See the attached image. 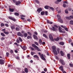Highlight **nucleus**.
<instances>
[{"instance_id":"1","label":"nucleus","mask_w":73,"mask_h":73,"mask_svg":"<svg viewBox=\"0 0 73 73\" xmlns=\"http://www.w3.org/2000/svg\"><path fill=\"white\" fill-rule=\"evenodd\" d=\"M52 51L54 52V54H56V55H57L58 53H57V52L56 50V47L55 46H52Z\"/></svg>"},{"instance_id":"2","label":"nucleus","mask_w":73,"mask_h":73,"mask_svg":"<svg viewBox=\"0 0 73 73\" xmlns=\"http://www.w3.org/2000/svg\"><path fill=\"white\" fill-rule=\"evenodd\" d=\"M57 17L58 19V21H59V22L61 23H63V21L62 19H61V17H60V15H57Z\"/></svg>"},{"instance_id":"3","label":"nucleus","mask_w":73,"mask_h":73,"mask_svg":"<svg viewBox=\"0 0 73 73\" xmlns=\"http://www.w3.org/2000/svg\"><path fill=\"white\" fill-rule=\"evenodd\" d=\"M32 46L34 47L35 49H36L38 51H41V50H40V49H39L38 47H37L36 45L35 44H33L32 45Z\"/></svg>"},{"instance_id":"4","label":"nucleus","mask_w":73,"mask_h":73,"mask_svg":"<svg viewBox=\"0 0 73 73\" xmlns=\"http://www.w3.org/2000/svg\"><path fill=\"white\" fill-rule=\"evenodd\" d=\"M38 54L39 56H40V57L43 60H46V59H45V58L44 57V55H43V54H41V53L40 52L38 53Z\"/></svg>"},{"instance_id":"5","label":"nucleus","mask_w":73,"mask_h":73,"mask_svg":"<svg viewBox=\"0 0 73 73\" xmlns=\"http://www.w3.org/2000/svg\"><path fill=\"white\" fill-rule=\"evenodd\" d=\"M52 28H50V30H52V31H57V29L54 27L52 26Z\"/></svg>"},{"instance_id":"6","label":"nucleus","mask_w":73,"mask_h":73,"mask_svg":"<svg viewBox=\"0 0 73 73\" xmlns=\"http://www.w3.org/2000/svg\"><path fill=\"white\" fill-rule=\"evenodd\" d=\"M72 12H73V10H72ZM73 14V13H72ZM66 19L68 20H71V19H73V16H70L69 17H66Z\"/></svg>"},{"instance_id":"7","label":"nucleus","mask_w":73,"mask_h":73,"mask_svg":"<svg viewBox=\"0 0 73 73\" xmlns=\"http://www.w3.org/2000/svg\"><path fill=\"white\" fill-rule=\"evenodd\" d=\"M20 47L23 50H25L27 49V47L25 46H23V47L21 46H20Z\"/></svg>"},{"instance_id":"8","label":"nucleus","mask_w":73,"mask_h":73,"mask_svg":"<svg viewBox=\"0 0 73 73\" xmlns=\"http://www.w3.org/2000/svg\"><path fill=\"white\" fill-rule=\"evenodd\" d=\"M8 18L9 19H10L14 21H16V19H15V18L12 17H9Z\"/></svg>"},{"instance_id":"9","label":"nucleus","mask_w":73,"mask_h":73,"mask_svg":"<svg viewBox=\"0 0 73 73\" xmlns=\"http://www.w3.org/2000/svg\"><path fill=\"white\" fill-rule=\"evenodd\" d=\"M60 61L62 65H65V62H64V60L60 59Z\"/></svg>"},{"instance_id":"10","label":"nucleus","mask_w":73,"mask_h":73,"mask_svg":"<svg viewBox=\"0 0 73 73\" xmlns=\"http://www.w3.org/2000/svg\"><path fill=\"white\" fill-rule=\"evenodd\" d=\"M0 64L2 65L4 64V60L3 59H0Z\"/></svg>"},{"instance_id":"11","label":"nucleus","mask_w":73,"mask_h":73,"mask_svg":"<svg viewBox=\"0 0 73 73\" xmlns=\"http://www.w3.org/2000/svg\"><path fill=\"white\" fill-rule=\"evenodd\" d=\"M49 38H50V39L51 40V41H54L53 38V36H52V35H49Z\"/></svg>"},{"instance_id":"12","label":"nucleus","mask_w":73,"mask_h":73,"mask_svg":"<svg viewBox=\"0 0 73 73\" xmlns=\"http://www.w3.org/2000/svg\"><path fill=\"white\" fill-rule=\"evenodd\" d=\"M17 35L19 36H21V37H24V35L22 34L20 32H19L18 33Z\"/></svg>"},{"instance_id":"13","label":"nucleus","mask_w":73,"mask_h":73,"mask_svg":"<svg viewBox=\"0 0 73 73\" xmlns=\"http://www.w3.org/2000/svg\"><path fill=\"white\" fill-rule=\"evenodd\" d=\"M42 9L41 8H40L38 9H37V11L39 13H40V12H41V11H42Z\"/></svg>"},{"instance_id":"14","label":"nucleus","mask_w":73,"mask_h":73,"mask_svg":"<svg viewBox=\"0 0 73 73\" xmlns=\"http://www.w3.org/2000/svg\"><path fill=\"white\" fill-rule=\"evenodd\" d=\"M63 66H60V67H59V68L60 70H61V71H64V69Z\"/></svg>"},{"instance_id":"15","label":"nucleus","mask_w":73,"mask_h":73,"mask_svg":"<svg viewBox=\"0 0 73 73\" xmlns=\"http://www.w3.org/2000/svg\"><path fill=\"white\" fill-rule=\"evenodd\" d=\"M61 27L62 28H64V29H65V30H66V31H68V28H66V27L65 26H64L62 25H61Z\"/></svg>"},{"instance_id":"16","label":"nucleus","mask_w":73,"mask_h":73,"mask_svg":"<svg viewBox=\"0 0 73 73\" xmlns=\"http://www.w3.org/2000/svg\"><path fill=\"white\" fill-rule=\"evenodd\" d=\"M21 1H17L16 2V5H19V4H20L21 3Z\"/></svg>"},{"instance_id":"17","label":"nucleus","mask_w":73,"mask_h":73,"mask_svg":"<svg viewBox=\"0 0 73 73\" xmlns=\"http://www.w3.org/2000/svg\"><path fill=\"white\" fill-rule=\"evenodd\" d=\"M62 1V0H57V1H56L55 2V3L56 4H58V3H60V2H61Z\"/></svg>"},{"instance_id":"18","label":"nucleus","mask_w":73,"mask_h":73,"mask_svg":"<svg viewBox=\"0 0 73 73\" xmlns=\"http://www.w3.org/2000/svg\"><path fill=\"white\" fill-rule=\"evenodd\" d=\"M33 37L35 39H36V40H38V38L37 37L36 35H34Z\"/></svg>"},{"instance_id":"19","label":"nucleus","mask_w":73,"mask_h":73,"mask_svg":"<svg viewBox=\"0 0 73 73\" xmlns=\"http://www.w3.org/2000/svg\"><path fill=\"white\" fill-rule=\"evenodd\" d=\"M25 71L26 73H28V69L27 68H25Z\"/></svg>"},{"instance_id":"20","label":"nucleus","mask_w":73,"mask_h":73,"mask_svg":"<svg viewBox=\"0 0 73 73\" xmlns=\"http://www.w3.org/2000/svg\"><path fill=\"white\" fill-rule=\"evenodd\" d=\"M59 37H57V38H54V40L55 41H57L59 40Z\"/></svg>"},{"instance_id":"21","label":"nucleus","mask_w":73,"mask_h":73,"mask_svg":"<svg viewBox=\"0 0 73 73\" xmlns=\"http://www.w3.org/2000/svg\"><path fill=\"white\" fill-rule=\"evenodd\" d=\"M33 57L34 58H39V57H38V56L37 55H35L33 56Z\"/></svg>"},{"instance_id":"22","label":"nucleus","mask_w":73,"mask_h":73,"mask_svg":"<svg viewBox=\"0 0 73 73\" xmlns=\"http://www.w3.org/2000/svg\"><path fill=\"white\" fill-rule=\"evenodd\" d=\"M60 53L61 54V55L62 56H64V53L63 52H62V51H61L60 52Z\"/></svg>"},{"instance_id":"23","label":"nucleus","mask_w":73,"mask_h":73,"mask_svg":"<svg viewBox=\"0 0 73 73\" xmlns=\"http://www.w3.org/2000/svg\"><path fill=\"white\" fill-rule=\"evenodd\" d=\"M50 7L46 5L44 7V8L45 9H49V8Z\"/></svg>"},{"instance_id":"24","label":"nucleus","mask_w":73,"mask_h":73,"mask_svg":"<svg viewBox=\"0 0 73 73\" xmlns=\"http://www.w3.org/2000/svg\"><path fill=\"white\" fill-rule=\"evenodd\" d=\"M9 10L10 12H13V11H14V9H13L9 8Z\"/></svg>"},{"instance_id":"25","label":"nucleus","mask_w":73,"mask_h":73,"mask_svg":"<svg viewBox=\"0 0 73 73\" xmlns=\"http://www.w3.org/2000/svg\"><path fill=\"white\" fill-rule=\"evenodd\" d=\"M67 56L68 59H70V54H68Z\"/></svg>"},{"instance_id":"26","label":"nucleus","mask_w":73,"mask_h":73,"mask_svg":"<svg viewBox=\"0 0 73 73\" xmlns=\"http://www.w3.org/2000/svg\"><path fill=\"white\" fill-rule=\"evenodd\" d=\"M70 24L71 25H73V21L71 20L70 21Z\"/></svg>"},{"instance_id":"27","label":"nucleus","mask_w":73,"mask_h":73,"mask_svg":"<svg viewBox=\"0 0 73 73\" xmlns=\"http://www.w3.org/2000/svg\"><path fill=\"white\" fill-rule=\"evenodd\" d=\"M64 43L63 42H61L59 43V44H60V45H64Z\"/></svg>"},{"instance_id":"28","label":"nucleus","mask_w":73,"mask_h":73,"mask_svg":"<svg viewBox=\"0 0 73 73\" xmlns=\"http://www.w3.org/2000/svg\"><path fill=\"white\" fill-rule=\"evenodd\" d=\"M23 35L25 37H27V36H28V34H27V33H24Z\"/></svg>"},{"instance_id":"29","label":"nucleus","mask_w":73,"mask_h":73,"mask_svg":"<svg viewBox=\"0 0 73 73\" xmlns=\"http://www.w3.org/2000/svg\"><path fill=\"white\" fill-rule=\"evenodd\" d=\"M40 13L42 15H45V12L43 11L41 12Z\"/></svg>"},{"instance_id":"30","label":"nucleus","mask_w":73,"mask_h":73,"mask_svg":"<svg viewBox=\"0 0 73 73\" xmlns=\"http://www.w3.org/2000/svg\"><path fill=\"white\" fill-rule=\"evenodd\" d=\"M14 15H15V16H19V14L17 13H15Z\"/></svg>"},{"instance_id":"31","label":"nucleus","mask_w":73,"mask_h":73,"mask_svg":"<svg viewBox=\"0 0 73 73\" xmlns=\"http://www.w3.org/2000/svg\"><path fill=\"white\" fill-rule=\"evenodd\" d=\"M42 42V40L41 39H40L39 40V43L40 44H41Z\"/></svg>"},{"instance_id":"32","label":"nucleus","mask_w":73,"mask_h":73,"mask_svg":"<svg viewBox=\"0 0 73 73\" xmlns=\"http://www.w3.org/2000/svg\"><path fill=\"white\" fill-rule=\"evenodd\" d=\"M1 36H3V37H5V35L3 33H1Z\"/></svg>"},{"instance_id":"33","label":"nucleus","mask_w":73,"mask_h":73,"mask_svg":"<svg viewBox=\"0 0 73 73\" xmlns=\"http://www.w3.org/2000/svg\"><path fill=\"white\" fill-rule=\"evenodd\" d=\"M58 29L59 31L60 32V33H62V32H63L62 31V30H61L60 28H59Z\"/></svg>"},{"instance_id":"34","label":"nucleus","mask_w":73,"mask_h":73,"mask_svg":"<svg viewBox=\"0 0 73 73\" xmlns=\"http://www.w3.org/2000/svg\"><path fill=\"white\" fill-rule=\"evenodd\" d=\"M19 40L21 42H23V40H22V39H21V38L20 37H19Z\"/></svg>"},{"instance_id":"35","label":"nucleus","mask_w":73,"mask_h":73,"mask_svg":"<svg viewBox=\"0 0 73 73\" xmlns=\"http://www.w3.org/2000/svg\"><path fill=\"white\" fill-rule=\"evenodd\" d=\"M43 37H45V38H47V36L45 34H43Z\"/></svg>"},{"instance_id":"36","label":"nucleus","mask_w":73,"mask_h":73,"mask_svg":"<svg viewBox=\"0 0 73 73\" xmlns=\"http://www.w3.org/2000/svg\"><path fill=\"white\" fill-rule=\"evenodd\" d=\"M11 29H15V26H11Z\"/></svg>"},{"instance_id":"37","label":"nucleus","mask_w":73,"mask_h":73,"mask_svg":"<svg viewBox=\"0 0 73 73\" xmlns=\"http://www.w3.org/2000/svg\"><path fill=\"white\" fill-rule=\"evenodd\" d=\"M27 39H29V38H32V37L31 36H28L27 37Z\"/></svg>"},{"instance_id":"38","label":"nucleus","mask_w":73,"mask_h":73,"mask_svg":"<svg viewBox=\"0 0 73 73\" xmlns=\"http://www.w3.org/2000/svg\"><path fill=\"white\" fill-rule=\"evenodd\" d=\"M49 8L50 9H51L52 11H54V8L52 7H49Z\"/></svg>"},{"instance_id":"39","label":"nucleus","mask_w":73,"mask_h":73,"mask_svg":"<svg viewBox=\"0 0 73 73\" xmlns=\"http://www.w3.org/2000/svg\"><path fill=\"white\" fill-rule=\"evenodd\" d=\"M57 50L58 54H60V49L58 48L57 49Z\"/></svg>"},{"instance_id":"40","label":"nucleus","mask_w":73,"mask_h":73,"mask_svg":"<svg viewBox=\"0 0 73 73\" xmlns=\"http://www.w3.org/2000/svg\"><path fill=\"white\" fill-rule=\"evenodd\" d=\"M16 31H19L20 30V29H19V28L17 27L16 28Z\"/></svg>"},{"instance_id":"41","label":"nucleus","mask_w":73,"mask_h":73,"mask_svg":"<svg viewBox=\"0 0 73 73\" xmlns=\"http://www.w3.org/2000/svg\"><path fill=\"white\" fill-rule=\"evenodd\" d=\"M3 33H5V34H6V35H8V34H9V33L8 32L4 31L3 32Z\"/></svg>"},{"instance_id":"42","label":"nucleus","mask_w":73,"mask_h":73,"mask_svg":"<svg viewBox=\"0 0 73 73\" xmlns=\"http://www.w3.org/2000/svg\"><path fill=\"white\" fill-rule=\"evenodd\" d=\"M14 44L15 45H16L17 46H19V44L16 42Z\"/></svg>"},{"instance_id":"43","label":"nucleus","mask_w":73,"mask_h":73,"mask_svg":"<svg viewBox=\"0 0 73 73\" xmlns=\"http://www.w3.org/2000/svg\"><path fill=\"white\" fill-rule=\"evenodd\" d=\"M10 53H11V54H12V53H13V50H12L10 51Z\"/></svg>"},{"instance_id":"44","label":"nucleus","mask_w":73,"mask_h":73,"mask_svg":"<svg viewBox=\"0 0 73 73\" xmlns=\"http://www.w3.org/2000/svg\"><path fill=\"white\" fill-rule=\"evenodd\" d=\"M35 1L37 4H39L40 3V2L38 0H36Z\"/></svg>"},{"instance_id":"45","label":"nucleus","mask_w":73,"mask_h":73,"mask_svg":"<svg viewBox=\"0 0 73 73\" xmlns=\"http://www.w3.org/2000/svg\"><path fill=\"white\" fill-rule=\"evenodd\" d=\"M54 27H55V28H56V29H57V28H58V26H57V25H54Z\"/></svg>"},{"instance_id":"46","label":"nucleus","mask_w":73,"mask_h":73,"mask_svg":"<svg viewBox=\"0 0 73 73\" xmlns=\"http://www.w3.org/2000/svg\"><path fill=\"white\" fill-rule=\"evenodd\" d=\"M69 65L71 67H73V64H72L70 63Z\"/></svg>"},{"instance_id":"47","label":"nucleus","mask_w":73,"mask_h":73,"mask_svg":"<svg viewBox=\"0 0 73 73\" xmlns=\"http://www.w3.org/2000/svg\"><path fill=\"white\" fill-rule=\"evenodd\" d=\"M16 59H17V60H19L20 59V58H19V57L18 56H16L15 57Z\"/></svg>"},{"instance_id":"48","label":"nucleus","mask_w":73,"mask_h":73,"mask_svg":"<svg viewBox=\"0 0 73 73\" xmlns=\"http://www.w3.org/2000/svg\"><path fill=\"white\" fill-rule=\"evenodd\" d=\"M6 55H7V57H8L9 56V53H8V52H7L6 53Z\"/></svg>"},{"instance_id":"49","label":"nucleus","mask_w":73,"mask_h":73,"mask_svg":"<svg viewBox=\"0 0 73 73\" xmlns=\"http://www.w3.org/2000/svg\"><path fill=\"white\" fill-rule=\"evenodd\" d=\"M35 44L36 45H38V43H37V42H35Z\"/></svg>"},{"instance_id":"50","label":"nucleus","mask_w":73,"mask_h":73,"mask_svg":"<svg viewBox=\"0 0 73 73\" xmlns=\"http://www.w3.org/2000/svg\"><path fill=\"white\" fill-rule=\"evenodd\" d=\"M35 52H31V55H32V56H33V54H35Z\"/></svg>"},{"instance_id":"51","label":"nucleus","mask_w":73,"mask_h":73,"mask_svg":"<svg viewBox=\"0 0 73 73\" xmlns=\"http://www.w3.org/2000/svg\"><path fill=\"white\" fill-rule=\"evenodd\" d=\"M65 12L66 13H68V10L67 9H66L65 10Z\"/></svg>"},{"instance_id":"52","label":"nucleus","mask_w":73,"mask_h":73,"mask_svg":"<svg viewBox=\"0 0 73 73\" xmlns=\"http://www.w3.org/2000/svg\"><path fill=\"white\" fill-rule=\"evenodd\" d=\"M44 72H46L47 71V69L46 68H45L44 69Z\"/></svg>"},{"instance_id":"53","label":"nucleus","mask_w":73,"mask_h":73,"mask_svg":"<svg viewBox=\"0 0 73 73\" xmlns=\"http://www.w3.org/2000/svg\"><path fill=\"white\" fill-rule=\"evenodd\" d=\"M45 15H46V16H47V15H48V11H45Z\"/></svg>"},{"instance_id":"54","label":"nucleus","mask_w":73,"mask_h":73,"mask_svg":"<svg viewBox=\"0 0 73 73\" xmlns=\"http://www.w3.org/2000/svg\"><path fill=\"white\" fill-rule=\"evenodd\" d=\"M55 58L56 60H59V58L56 56H55Z\"/></svg>"},{"instance_id":"55","label":"nucleus","mask_w":73,"mask_h":73,"mask_svg":"<svg viewBox=\"0 0 73 73\" xmlns=\"http://www.w3.org/2000/svg\"><path fill=\"white\" fill-rule=\"evenodd\" d=\"M16 42L17 43H20V41L19 39H17Z\"/></svg>"},{"instance_id":"56","label":"nucleus","mask_w":73,"mask_h":73,"mask_svg":"<svg viewBox=\"0 0 73 73\" xmlns=\"http://www.w3.org/2000/svg\"><path fill=\"white\" fill-rule=\"evenodd\" d=\"M27 33L29 35H30V36H32V34L30 32H28Z\"/></svg>"},{"instance_id":"57","label":"nucleus","mask_w":73,"mask_h":73,"mask_svg":"<svg viewBox=\"0 0 73 73\" xmlns=\"http://www.w3.org/2000/svg\"><path fill=\"white\" fill-rule=\"evenodd\" d=\"M63 7H64V8H65V7H66V4H63Z\"/></svg>"},{"instance_id":"58","label":"nucleus","mask_w":73,"mask_h":73,"mask_svg":"<svg viewBox=\"0 0 73 73\" xmlns=\"http://www.w3.org/2000/svg\"><path fill=\"white\" fill-rule=\"evenodd\" d=\"M1 27H4V24L3 23H1Z\"/></svg>"},{"instance_id":"59","label":"nucleus","mask_w":73,"mask_h":73,"mask_svg":"<svg viewBox=\"0 0 73 73\" xmlns=\"http://www.w3.org/2000/svg\"><path fill=\"white\" fill-rule=\"evenodd\" d=\"M68 10L69 11H72V9L70 8H68Z\"/></svg>"},{"instance_id":"60","label":"nucleus","mask_w":73,"mask_h":73,"mask_svg":"<svg viewBox=\"0 0 73 73\" xmlns=\"http://www.w3.org/2000/svg\"><path fill=\"white\" fill-rule=\"evenodd\" d=\"M5 25L6 26V27H9V25H8V24H5Z\"/></svg>"},{"instance_id":"61","label":"nucleus","mask_w":73,"mask_h":73,"mask_svg":"<svg viewBox=\"0 0 73 73\" xmlns=\"http://www.w3.org/2000/svg\"><path fill=\"white\" fill-rule=\"evenodd\" d=\"M1 39L2 40H4V39H5V38H4V37H2V38H1Z\"/></svg>"},{"instance_id":"62","label":"nucleus","mask_w":73,"mask_h":73,"mask_svg":"<svg viewBox=\"0 0 73 73\" xmlns=\"http://www.w3.org/2000/svg\"><path fill=\"white\" fill-rule=\"evenodd\" d=\"M34 34H35V35H38L37 32H35Z\"/></svg>"},{"instance_id":"63","label":"nucleus","mask_w":73,"mask_h":73,"mask_svg":"<svg viewBox=\"0 0 73 73\" xmlns=\"http://www.w3.org/2000/svg\"><path fill=\"white\" fill-rule=\"evenodd\" d=\"M11 66H12V65H8V67H9H9H11Z\"/></svg>"},{"instance_id":"64","label":"nucleus","mask_w":73,"mask_h":73,"mask_svg":"<svg viewBox=\"0 0 73 73\" xmlns=\"http://www.w3.org/2000/svg\"><path fill=\"white\" fill-rule=\"evenodd\" d=\"M63 3H64L65 4H67V1H63Z\"/></svg>"}]
</instances>
